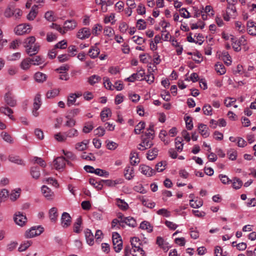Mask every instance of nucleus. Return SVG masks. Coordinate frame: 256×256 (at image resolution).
Masks as SVG:
<instances>
[{
	"label": "nucleus",
	"instance_id": "60",
	"mask_svg": "<svg viewBox=\"0 0 256 256\" xmlns=\"http://www.w3.org/2000/svg\"><path fill=\"white\" fill-rule=\"evenodd\" d=\"M54 138L59 142H64L66 140L64 132L62 134L60 132L57 133L54 136Z\"/></svg>",
	"mask_w": 256,
	"mask_h": 256
},
{
	"label": "nucleus",
	"instance_id": "56",
	"mask_svg": "<svg viewBox=\"0 0 256 256\" xmlns=\"http://www.w3.org/2000/svg\"><path fill=\"white\" fill-rule=\"evenodd\" d=\"M204 114L206 116H212V109L209 104H205L202 108Z\"/></svg>",
	"mask_w": 256,
	"mask_h": 256
},
{
	"label": "nucleus",
	"instance_id": "55",
	"mask_svg": "<svg viewBox=\"0 0 256 256\" xmlns=\"http://www.w3.org/2000/svg\"><path fill=\"white\" fill-rule=\"evenodd\" d=\"M82 224V218H78L74 225V231L76 233H79L80 231V226Z\"/></svg>",
	"mask_w": 256,
	"mask_h": 256
},
{
	"label": "nucleus",
	"instance_id": "49",
	"mask_svg": "<svg viewBox=\"0 0 256 256\" xmlns=\"http://www.w3.org/2000/svg\"><path fill=\"white\" fill-rule=\"evenodd\" d=\"M101 80V78L98 75H92L88 78V82L90 85H94L98 82Z\"/></svg>",
	"mask_w": 256,
	"mask_h": 256
},
{
	"label": "nucleus",
	"instance_id": "33",
	"mask_svg": "<svg viewBox=\"0 0 256 256\" xmlns=\"http://www.w3.org/2000/svg\"><path fill=\"white\" fill-rule=\"evenodd\" d=\"M16 8L13 6H8L4 12V16L6 18H10L14 16Z\"/></svg>",
	"mask_w": 256,
	"mask_h": 256
},
{
	"label": "nucleus",
	"instance_id": "38",
	"mask_svg": "<svg viewBox=\"0 0 256 256\" xmlns=\"http://www.w3.org/2000/svg\"><path fill=\"white\" fill-rule=\"evenodd\" d=\"M215 70L216 72L220 75L224 74L226 72V69L224 66L220 62H218L216 64Z\"/></svg>",
	"mask_w": 256,
	"mask_h": 256
},
{
	"label": "nucleus",
	"instance_id": "17",
	"mask_svg": "<svg viewBox=\"0 0 256 256\" xmlns=\"http://www.w3.org/2000/svg\"><path fill=\"white\" fill-rule=\"evenodd\" d=\"M84 235L87 244L90 246H92L94 244V236L92 231L88 228L85 230Z\"/></svg>",
	"mask_w": 256,
	"mask_h": 256
},
{
	"label": "nucleus",
	"instance_id": "42",
	"mask_svg": "<svg viewBox=\"0 0 256 256\" xmlns=\"http://www.w3.org/2000/svg\"><path fill=\"white\" fill-rule=\"evenodd\" d=\"M158 150L156 148L149 150L147 154V158L150 160H154L158 156Z\"/></svg>",
	"mask_w": 256,
	"mask_h": 256
},
{
	"label": "nucleus",
	"instance_id": "57",
	"mask_svg": "<svg viewBox=\"0 0 256 256\" xmlns=\"http://www.w3.org/2000/svg\"><path fill=\"white\" fill-rule=\"evenodd\" d=\"M222 58L224 62L228 65L230 66L232 64L231 57L228 52H224L222 53Z\"/></svg>",
	"mask_w": 256,
	"mask_h": 256
},
{
	"label": "nucleus",
	"instance_id": "46",
	"mask_svg": "<svg viewBox=\"0 0 256 256\" xmlns=\"http://www.w3.org/2000/svg\"><path fill=\"white\" fill-rule=\"evenodd\" d=\"M175 145L177 151L181 152L183 150L184 144L182 143V139L177 137L175 138Z\"/></svg>",
	"mask_w": 256,
	"mask_h": 256
},
{
	"label": "nucleus",
	"instance_id": "19",
	"mask_svg": "<svg viewBox=\"0 0 256 256\" xmlns=\"http://www.w3.org/2000/svg\"><path fill=\"white\" fill-rule=\"evenodd\" d=\"M247 31L250 35L256 36V24L252 20L248 22Z\"/></svg>",
	"mask_w": 256,
	"mask_h": 256
},
{
	"label": "nucleus",
	"instance_id": "16",
	"mask_svg": "<svg viewBox=\"0 0 256 256\" xmlns=\"http://www.w3.org/2000/svg\"><path fill=\"white\" fill-rule=\"evenodd\" d=\"M42 192L44 196L48 200H52L54 197V192L52 190L46 186H42Z\"/></svg>",
	"mask_w": 256,
	"mask_h": 256
},
{
	"label": "nucleus",
	"instance_id": "15",
	"mask_svg": "<svg viewBox=\"0 0 256 256\" xmlns=\"http://www.w3.org/2000/svg\"><path fill=\"white\" fill-rule=\"evenodd\" d=\"M124 174L128 180H131L134 176V168L132 166H127L124 170Z\"/></svg>",
	"mask_w": 256,
	"mask_h": 256
},
{
	"label": "nucleus",
	"instance_id": "11",
	"mask_svg": "<svg viewBox=\"0 0 256 256\" xmlns=\"http://www.w3.org/2000/svg\"><path fill=\"white\" fill-rule=\"evenodd\" d=\"M41 104L40 95L37 94L34 99V108L32 110V114L36 117L38 116V112L37 110L40 108Z\"/></svg>",
	"mask_w": 256,
	"mask_h": 256
},
{
	"label": "nucleus",
	"instance_id": "53",
	"mask_svg": "<svg viewBox=\"0 0 256 256\" xmlns=\"http://www.w3.org/2000/svg\"><path fill=\"white\" fill-rule=\"evenodd\" d=\"M236 29L240 32L244 33L246 29L244 25L240 22L236 21L234 22Z\"/></svg>",
	"mask_w": 256,
	"mask_h": 256
},
{
	"label": "nucleus",
	"instance_id": "12",
	"mask_svg": "<svg viewBox=\"0 0 256 256\" xmlns=\"http://www.w3.org/2000/svg\"><path fill=\"white\" fill-rule=\"evenodd\" d=\"M4 101L10 106L14 107L16 105V100L14 98V96L10 92L6 94Z\"/></svg>",
	"mask_w": 256,
	"mask_h": 256
},
{
	"label": "nucleus",
	"instance_id": "50",
	"mask_svg": "<svg viewBox=\"0 0 256 256\" xmlns=\"http://www.w3.org/2000/svg\"><path fill=\"white\" fill-rule=\"evenodd\" d=\"M32 244L30 240H26L22 242L19 246L18 250L20 252L26 250Z\"/></svg>",
	"mask_w": 256,
	"mask_h": 256
},
{
	"label": "nucleus",
	"instance_id": "1",
	"mask_svg": "<svg viewBox=\"0 0 256 256\" xmlns=\"http://www.w3.org/2000/svg\"><path fill=\"white\" fill-rule=\"evenodd\" d=\"M118 219L113 220V228L115 226L118 228L120 226L124 227L125 224L132 228H134L136 226V220L132 217L128 216L124 218L122 214L120 213L118 214Z\"/></svg>",
	"mask_w": 256,
	"mask_h": 256
},
{
	"label": "nucleus",
	"instance_id": "29",
	"mask_svg": "<svg viewBox=\"0 0 256 256\" xmlns=\"http://www.w3.org/2000/svg\"><path fill=\"white\" fill-rule=\"evenodd\" d=\"M32 65V62L30 60V58H26L24 59L20 64V67L23 70H28Z\"/></svg>",
	"mask_w": 256,
	"mask_h": 256
},
{
	"label": "nucleus",
	"instance_id": "61",
	"mask_svg": "<svg viewBox=\"0 0 256 256\" xmlns=\"http://www.w3.org/2000/svg\"><path fill=\"white\" fill-rule=\"evenodd\" d=\"M186 128L188 130H192L194 127L192 118L188 116L184 118Z\"/></svg>",
	"mask_w": 256,
	"mask_h": 256
},
{
	"label": "nucleus",
	"instance_id": "31",
	"mask_svg": "<svg viewBox=\"0 0 256 256\" xmlns=\"http://www.w3.org/2000/svg\"><path fill=\"white\" fill-rule=\"evenodd\" d=\"M34 78L36 82H43L46 80L47 76L46 74L44 73L37 72L35 74Z\"/></svg>",
	"mask_w": 256,
	"mask_h": 256
},
{
	"label": "nucleus",
	"instance_id": "25",
	"mask_svg": "<svg viewBox=\"0 0 256 256\" xmlns=\"http://www.w3.org/2000/svg\"><path fill=\"white\" fill-rule=\"evenodd\" d=\"M230 183L232 184V187L235 190L240 188L243 184L242 180L236 177L234 178L231 180Z\"/></svg>",
	"mask_w": 256,
	"mask_h": 256
},
{
	"label": "nucleus",
	"instance_id": "64",
	"mask_svg": "<svg viewBox=\"0 0 256 256\" xmlns=\"http://www.w3.org/2000/svg\"><path fill=\"white\" fill-rule=\"evenodd\" d=\"M222 182L224 184H228L231 182V180L225 174H220L218 176Z\"/></svg>",
	"mask_w": 256,
	"mask_h": 256
},
{
	"label": "nucleus",
	"instance_id": "41",
	"mask_svg": "<svg viewBox=\"0 0 256 256\" xmlns=\"http://www.w3.org/2000/svg\"><path fill=\"white\" fill-rule=\"evenodd\" d=\"M226 12L234 18L237 16L236 8L233 4L229 5L226 8Z\"/></svg>",
	"mask_w": 256,
	"mask_h": 256
},
{
	"label": "nucleus",
	"instance_id": "21",
	"mask_svg": "<svg viewBox=\"0 0 256 256\" xmlns=\"http://www.w3.org/2000/svg\"><path fill=\"white\" fill-rule=\"evenodd\" d=\"M130 162L132 165L138 164L140 161L138 153L136 151H132L130 154Z\"/></svg>",
	"mask_w": 256,
	"mask_h": 256
},
{
	"label": "nucleus",
	"instance_id": "52",
	"mask_svg": "<svg viewBox=\"0 0 256 256\" xmlns=\"http://www.w3.org/2000/svg\"><path fill=\"white\" fill-rule=\"evenodd\" d=\"M156 213L160 216H163L168 218L170 216V212L168 211L167 209L162 208L158 210L156 212Z\"/></svg>",
	"mask_w": 256,
	"mask_h": 256
},
{
	"label": "nucleus",
	"instance_id": "35",
	"mask_svg": "<svg viewBox=\"0 0 256 256\" xmlns=\"http://www.w3.org/2000/svg\"><path fill=\"white\" fill-rule=\"evenodd\" d=\"M100 50L96 46L92 47L88 51V54L92 58H96L100 54Z\"/></svg>",
	"mask_w": 256,
	"mask_h": 256
},
{
	"label": "nucleus",
	"instance_id": "32",
	"mask_svg": "<svg viewBox=\"0 0 256 256\" xmlns=\"http://www.w3.org/2000/svg\"><path fill=\"white\" fill-rule=\"evenodd\" d=\"M38 8V6L37 5L34 4L32 6V10L30 12H29V14L27 16V18L29 20H32L34 19V18L36 17L38 12L36 11V10Z\"/></svg>",
	"mask_w": 256,
	"mask_h": 256
},
{
	"label": "nucleus",
	"instance_id": "44",
	"mask_svg": "<svg viewBox=\"0 0 256 256\" xmlns=\"http://www.w3.org/2000/svg\"><path fill=\"white\" fill-rule=\"evenodd\" d=\"M89 182L91 185L93 186L98 190H100L102 188V183L101 182V180L98 182L94 178H90Z\"/></svg>",
	"mask_w": 256,
	"mask_h": 256
},
{
	"label": "nucleus",
	"instance_id": "51",
	"mask_svg": "<svg viewBox=\"0 0 256 256\" xmlns=\"http://www.w3.org/2000/svg\"><path fill=\"white\" fill-rule=\"evenodd\" d=\"M94 174L98 176L106 178H108L110 176V173L100 168L96 169Z\"/></svg>",
	"mask_w": 256,
	"mask_h": 256
},
{
	"label": "nucleus",
	"instance_id": "45",
	"mask_svg": "<svg viewBox=\"0 0 256 256\" xmlns=\"http://www.w3.org/2000/svg\"><path fill=\"white\" fill-rule=\"evenodd\" d=\"M35 41L36 38L33 36L26 38L24 41V47L27 48L32 46V44L34 43Z\"/></svg>",
	"mask_w": 256,
	"mask_h": 256
},
{
	"label": "nucleus",
	"instance_id": "5",
	"mask_svg": "<svg viewBox=\"0 0 256 256\" xmlns=\"http://www.w3.org/2000/svg\"><path fill=\"white\" fill-rule=\"evenodd\" d=\"M44 231L43 228L40 226L32 227L25 233V236L27 238H33L40 234Z\"/></svg>",
	"mask_w": 256,
	"mask_h": 256
},
{
	"label": "nucleus",
	"instance_id": "9",
	"mask_svg": "<svg viewBox=\"0 0 256 256\" xmlns=\"http://www.w3.org/2000/svg\"><path fill=\"white\" fill-rule=\"evenodd\" d=\"M66 162V160L64 157H58L54 161V166L57 170L63 169L65 167Z\"/></svg>",
	"mask_w": 256,
	"mask_h": 256
},
{
	"label": "nucleus",
	"instance_id": "13",
	"mask_svg": "<svg viewBox=\"0 0 256 256\" xmlns=\"http://www.w3.org/2000/svg\"><path fill=\"white\" fill-rule=\"evenodd\" d=\"M90 30L88 28H84L80 29L76 34L78 38L81 40H84L90 37Z\"/></svg>",
	"mask_w": 256,
	"mask_h": 256
},
{
	"label": "nucleus",
	"instance_id": "30",
	"mask_svg": "<svg viewBox=\"0 0 256 256\" xmlns=\"http://www.w3.org/2000/svg\"><path fill=\"white\" fill-rule=\"evenodd\" d=\"M111 110L108 108H104L100 112L101 119L103 122L108 120V118L111 116Z\"/></svg>",
	"mask_w": 256,
	"mask_h": 256
},
{
	"label": "nucleus",
	"instance_id": "2",
	"mask_svg": "<svg viewBox=\"0 0 256 256\" xmlns=\"http://www.w3.org/2000/svg\"><path fill=\"white\" fill-rule=\"evenodd\" d=\"M123 248L121 236L117 232H113V249L116 252H120Z\"/></svg>",
	"mask_w": 256,
	"mask_h": 256
},
{
	"label": "nucleus",
	"instance_id": "20",
	"mask_svg": "<svg viewBox=\"0 0 256 256\" xmlns=\"http://www.w3.org/2000/svg\"><path fill=\"white\" fill-rule=\"evenodd\" d=\"M40 50V46L38 44H36L33 46H30L26 48V52L30 56H32L36 54Z\"/></svg>",
	"mask_w": 256,
	"mask_h": 256
},
{
	"label": "nucleus",
	"instance_id": "39",
	"mask_svg": "<svg viewBox=\"0 0 256 256\" xmlns=\"http://www.w3.org/2000/svg\"><path fill=\"white\" fill-rule=\"evenodd\" d=\"M132 248H136L140 247L141 241L138 237H133L130 239Z\"/></svg>",
	"mask_w": 256,
	"mask_h": 256
},
{
	"label": "nucleus",
	"instance_id": "26",
	"mask_svg": "<svg viewBox=\"0 0 256 256\" xmlns=\"http://www.w3.org/2000/svg\"><path fill=\"white\" fill-rule=\"evenodd\" d=\"M88 143V140H84L82 142H78L75 145V148L79 151L84 150H86Z\"/></svg>",
	"mask_w": 256,
	"mask_h": 256
},
{
	"label": "nucleus",
	"instance_id": "24",
	"mask_svg": "<svg viewBox=\"0 0 256 256\" xmlns=\"http://www.w3.org/2000/svg\"><path fill=\"white\" fill-rule=\"evenodd\" d=\"M116 204L118 207L122 210H127L128 208V204L123 200L116 198Z\"/></svg>",
	"mask_w": 256,
	"mask_h": 256
},
{
	"label": "nucleus",
	"instance_id": "36",
	"mask_svg": "<svg viewBox=\"0 0 256 256\" xmlns=\"http://www.w3.org/2000/svg\"><path fill=\"white\" fill-rule=\"evenodd\" d=\"M190 205L194 208H200L203 205V202L202 200H190Z\"/></svg>",
	"mask_w": 256,
	"mask_h": 256
},
{
	"label": "nucleus",
	"instance_id": "43",
	"mask_svg": "<svg viewBox=\"0 0 256 256\" xmlns=\"http://www.w3.org/2000/svg\"><path fill=\"white\" fill-rule=\"evenodd\" d=\"M57 210L56 208H52L49 212V216L51 221L55 222L58 218Z\"/></svg>",
	"mask_w": 256,
	"mask_h": 256
},
{
	"label": "nucleus",
	"instance_id": "14",
	"mask_svg": "<svg viewBox=\"0 0 256 256\" xmlns=\"http://www.w3.org/2000/svg\"><path fill=\"white\" fill-rule=\"evenodd\" d=\"M198 130L199 133L204 138H206L210 136L208 128L206 125L203 124H200L198 125Z\"/></svg>",
	"mask_w": 256,
	"mask_h": 256
},
{
	"label": "nucleus",
	"instance_id": "28",
	"mask_svg": "<svg viewBox=\"0 0 256 256\" xmlns=\"http://www.w3.org/2000/svg\"><path fill=\"white\" fill-rule=\"evenodd\" d=\"M198 37L200 38V39H198V40H196L194 37H192V35L190 34L187 36V40L188 42H194L196 44H198L199 45H201L204 42V38L202 35L200 34H198L197 36V38Z\"/></svg>",
	"mask_w": 256,
	"mask_h": 256
},
{
	"label": "nucleus",
	"instance_id": "3",
	"mask_svg": "<svg viewBox=\"0 0 256 256\" xmlns=\"http://www.w3.org/2000/svg\"><path fill=\"white\" fill-rule=\"evenodd\" d=\"M124 256H130L131 254L132 256H146V253L141 247L136 248H130L129 246L125 247Z\"/></svg>",
	"mask_w": 256,
	"mask_h": 256
},
{
	"label": "nucleus",
	"instance_id": "34",
	"mask_svg": "<svg viewBox=\"0 0 256 256\" xmlns=\"http://www.w3.org/2000/svg\"><path fill=\"white\" fill-rule=\"evenodd\" d=\"M66 138H73L77 137L78 136V132L77 130L72 128L64 132Z\"/></svg>",
	"mask_w": 256,
	"mask_h": 256
},
{
	"label": "nucleus",
	"instance_id": "22",
	"mask_svg": "<svg viewBox=\"0 0 256 256\" xmlns=\"http://www.w3.org/2000/svg\"><path fill=\"white\" fill-rule=\"evenodd\" d=\"M30 174L33 178L38 179L40 176V168L38 166H32L30 169Z\"/></svg>",
	"mask_w": 256,
	"mask_h": 256
},
{
	"label": "nucleus",
	"instance_id": "23",
	"mask_svg": "<svg viewBox=\"0 0 256 256\" xmlns=\"http://www.w3.org/2000/svg\"><path fill=\"white\" fill-rule=\"evenodd\" d=\"M0 112L12 120H14V116L12 115L13 114V110L8 107L2 106L0 108Z\"/></svg>",
	"mask_w": 256,
	"mask_h": 256
},
{
	"label": "nucleus",
	"instance_id": "27",
	"mask_svg": "<svg viewBox=\"0 0 256 256\" xmlns=\"http://www.w3.org/2000/svg\"><path fill=\"white\" fill-rule=\"evenodd\" d=\"M32 64L34 66H38L44 62V58L40 56H36L32 58H30Z\"/></svg>",
	"mask_w": 256,
	"mask_h": 256
},
{
	"label": "nucleus",
	"instance_id": "18",
	"mask_svg": "<svg viewBox=\"0 0 256 256\" xmlns=\"http://www.w3.org/2000/svg\"><path fill=\"white\" fill-rule=\"evenodd\" d=\"M77 24L74 20H66L64 23V29L66 32L68 31L72 30L75 28Z\"/></svg>",
	"mask_w": 256,
	"mask_h": 256
},
{
	"label": "nucleus",
	"instance_id": "48",
	"mask_svg": "<svg viewBox=\"0 0 256 256\" xmlns=\"http://www.w3.org/2000/svg\"><path fill=\"white\" fill-rule=\"evenodd\" d=\"M167 132L166 130H161L160 133V138L165 144H168L170 140L166 136Z\"/></svg>",
	"mask_w": 256,
	"mask_h": 256
},
{
	"label": "nucleus",
	"instance_id": "47",
	"mask_svg": "<svg viewBox=\"0 0 256 256\" xmlns=\"http://www.w3.org/2000/svg\"><path fill=\"white\" fill-rule=\"evenodd\" d=\"M141 201L142 205L148 208H153L156 206V203L149 200L142 198Z\"/></svg>",
	"mask_w": 256,
	"mask_h": 256
},
{
	"label": "nucleus",
	"instance_id": "37",
	"mask_svg": "<svg viewBox=\"0 0 256 256\" xmlns=\"http://www.w3.org/2000/svg\"><path fill=\"white\" fill-rule=\"evenodd\" d=\"M8 160L16 164L20 165H24V162L22 159L20 158L18 156L14 155H10L8 158Z\"/></svg>",
	"mask_w": 256,
	"mask_h": 256
},
{
	"label": "nucleus",
	"instance_id": "8",
	"mask_svg": "<svg viewBox=\"0 0 256 256\" xmlns=\"http://www.w3.org/2000/svg\"><path fill=\"white\" fill-rule=\"evenodd\" d=\"M60 220L62 226L64 228H66L70 225L72 218L68 213L64 212L62 215Z\"/></svg>",
	"mask_w": 256,
	"mask_h": 256
},
{
	"label": "nucleus",
	"instance_id": "40",
	"mask_svg": "<svg viewBox=\"0 0 256 256\" xmlns=\"http://www.w3.org/2000/svg\"><path fill=\"white\" fill-rule=\"evenodd\" d=\"M140 227L142 230H146L148 232H150L152 231V226L149 222L146 221L142 222Z\"/></svg>",
	"mask_w": 256,
	"mask_h": 256
},
{
	"label": "nucleus",
	"instance_id": "58",
	"mask_svg": "<svg viewBox=\"0 0 256 256\" xmlns=\"http://www.w3.org/2000/svg\"><path fill=\"white\" fill-rule=\"evenodd\" d=\"M66 118L67 119V120L65 123V126L67 127L72 128L74 126H75L76 121L74 118H71L69 116H66Z\"/></svg>",
	"mask_w": 256,
	"mask_h": 256
},
{
	"label": "nucleus",
	"instance_id": "6",
	"mask_svg": "<svg viewBox=\"0 0 256 256\" xmlns=\"http://www.w3.org/2000/svg\"><path fill=\"white\" fill-rule=\"evenodd\" d=\"M14 219L16 224L20 226H24L27 221L26 216L20 212L15 214Z\"/></svg>",
	"mask_w": 256,
	"mask_h": 256
},
{
	"label": "nucleus",
	"instance_id": "54",
	"mask_svg": "<svg viewBox=\"0 0 256 256\" xmlns=\"http://www.w3.org/2000/svg\"><path fill=\"white\" fill-rule=\"evenodd\" d=\"M32 161L34 163L38 164L40 166H42V168H44L46 166V163L44 162V160H42L41 158L34 156L32 160Z\"/></svg>",
	"mask_w": 256,
	"mask_h": 256
},
{
	"label": "nucleus",
	"instance_id": "63",
	"mask_svg": "<svg viewBox=\"0 0 256 256\" xmlns=\"http://www.w3.org/2000/svg\"><path fill=\"white\" fill-rule=\"evenodd\" d=\"M203 12L206 14L210 18L214 15V10L210 6H206L202 10Z\"/></svg>",
	"mask_w": 256,
	"mask_h": 256
},
{
	"label": "nucleus",
	"instance_id": "59",
	"mask_svg": "<svg viewBox=\"0 0 256 256\" xmlns=\"http://www.w3.org/2000/svg\"><path fill=\"white\" fill-rule=\"evenodd\" d=\"M59 94L58 89H53L48 91L46 93V97L48 98H51L56 97Z\"/></svg>",
	"mask_w": 256,
	"mask_h": 256
},
{
	"label": "nucleus",
	"instance_id": "4",
	"mask_svg": "<svg viewBox=\"0 0 256 256\" xmlns=\"http://www.w3.org/2000/svg\"><path fill=\"white\" fill-rule=\"evenodd\" d=\"M154 144L152 138H146V136H142V142L138 146V148L140 150H144L150 148Z\"/></svg>",
	"mask_w": 256,
	"mask_h": 256
},
{
	"label": "nucleus",
	"instance_id": "10",
	"mask_svg": "<svg viewBox=\"0 0 256 256\" xmlns=\"http://www.w3.org/2000/svg\"><path fill=\"white\" fill-rule=\"evenodd\" d=\"M140 170L142 174L147 176H152L156 173V172L154 170H153L149 166L144 164L140 166Z\"/></svg>",
	"mask_w": 256,
	"mask_h": 256
},
{
	"label": "nucleus",
	"instance_id": "7",
	"mask_svg": "<svg viewBox=\"0 0 256 256\" xmlns=\"http://www.w3.org/2000/svg\"><path fill=\"white\" fill-rule=\"evenodd\" d=\"M30 26L28 24H20L14 28V32L17 35H22L30 32Z\"/></svg>",
	"mask_w": 256,
	"mask_h": 256
},
{
	"label": "nucleus",
	"instance_id": "62",
	"mask_svg": "<svg viewBox=\"0 0 256 256\" xmlns=\"http://www.w3.org/2000/svg\"><path fill=\"white\" fill-rule=\"evenodd\" d=\"M136 26L138 30H144L146 28V23L142 19H140L137 21Z\"/></svg>",
	"mask_w": 256,
	"mask_h": 256
}]
</instances>
